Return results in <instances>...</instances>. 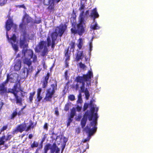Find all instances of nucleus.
<instances>
[{
  "label": "nucleus",
  "mask_w": 153,
  "mask_h": 153,
  "mask_svg": "<svg viewBox=\"0 0 153 153\" xmlns=\"http://www.w3.org/2000/svg\"><path fill=\"white\" fill-rule=\"evenodd\" d=\"M31 21V17L27 14L24 17L22 23L20 25L22 35L20 38L19 44L23 50L22 54H19L17 57H21L22 59L25 68L22 74L24 77H27L28 74L33 71V67L31 65L32 62L35 63L37 62V56L34 54L33 51L30 49H27L28 39L32 40L34 37L33 34H27L26 31L27 25Z\"/></svg>",
  "instance_id": "f257e3e1"
},
{
  "label": "nucleus",
  "mask_w": 153,
  "mask_h": 153,
  "mask_svg": "<svg viewBox=\"0 0 153 153\" xmlns=\"http://www.w3.org/2000/svg\"><path fill=\"white\" fill-rule=\"evenodd\" d=\"M66 29V26L63 25L57 27L55 32L52 33L51 36H48L47 38L48 43L45 41L40 42L36 48V51L41 52L42 56L46 55L48 52V47L51 45L52 48H53L57 36H62Z\"/></svg>",
  "instance_id": "f03ea898"
},
{
  "label": "nucleus",
  "mask_w": 153,
  "mask_h": 153,
  "mask_svg": "<svg viewBox=\"0 0 153 153\" xmlns=\"http://www.w3.org/2000/svg\"><path fill=\"white\" fill-rule=\"evenodd\" d=\"M93 77L92 72L90 71L86 75H84L83 76H78L76 80L77 83L76 85V89L77 90L80 88V91L84 92L86 99L88 100L89 96V92L87 90L88 87L91 85V78Z\"/></svg>",
  "instance_id": "7ed1b4c3"
},
{
  "label": "nucleus",
  "mask_w": 153,
  "mask_h": 153,
  "mask_svg": "<svg viewBox=\"0 0 153 153\" xmlns=\"http://www.w3.org/2000/svg\"><path fill=\"white\" fill-rule=\"evenodd\" d=\"M85 5L84 3L82 2H81L80 7L79 9L80 13L79 18V23L77 25V31L74 30L73 28L71 29L72 33H75L77 32L80 35H82V33L84 32L85 28V24L86 22V20L89 16L88 10H87L85 13H84V10L85 8Z\"/></svg>",
  "instance_id": "20e7f679"
},
{
  "label": "nucleus",
  "mask_w": 153,
  "mask_h": 153,
  "mask_svg": "<svg viewBox=\"0 0 153 153\" xmlns=\"http://www.w3.org/2000/svg\"><path fill=\"white\" fill-rule=\"evenodd\" d=\"M90 105L91 107V111L85 113L81 122V125L82 128L85 126L87 118H88L89 120L91 121L92 120L93 117H94V120L91 122L90 124L88 125L87 126H89V125H90V126H91V124L93 123L94 121H95L96 123L95 126L97 127V121L98 117L97 112L98 110V108H97L96 105H95L92 103V101H90Z\"/></svg>",
  "instance_id": "39448f33"
},
{
  "label": "nucleus",
  "mask_w": 153,
  "mask_h": 153,
  "mask_svg": "<svg viewBox=\"0 0 153 153\" xmlns=\"http://www.w3.org/2000/svg\"><path fill=\"white\" fill-rule=\"evenodd\" d=\"M20 89L19 88H18L17 86L15 85L14 86V88L13 89H9L7 90L3 84L0 85V91L1 93L5 92H10L13 94L16 101V103L19 104H20L21 102L22 99L21 98L19 97L17 95V93L19 91Z\"/></svg>",
  "instance_id": "423d86ee"
},
{
  "label": "nucleus",
  "mask_w": 153,
  "mask_h": 153,
  "mask_svg": "<svg viewBox=\"0 0 153 153\" xmlns=\"http://www.w3.org/2000/svg\"><path fill=\"white\" fill-rule=\"evenodd\" d=\"M57 83L55 81L54 83L52 84L50 87L46 90V96L44 99V101H51L53 96L57 90Z\"/></svg>",
  "instance_id": "0eeeda50"
},
{
  "label": "nucleus",
  "mask_w": 153,
  "mask_h": 153,
  "mask_svg": "<svg viewBox=\"0 0 153 153\" xmlns=\"http://www.w3.org/2000/svg\"><path fill=\"white\" fill-rule=\"evenodd\" d=\"M95 121H94L91 124V126H90V125L88 126L84 129V130L88 133V137L83 141V142L85 143L89 141L91 136L93 135L96 132L97 128L95 126Z\"/></svg>",
  "instance_id": "6e6552de"
},
{
  "label": "nucleus",
  "mask_w": 153,
  "mask_h": 153,
  "mask_svg": "<svg viewBox=\"0 0 153 153\" xmlns=\"http://www.w3.org/2000/svg\"><path fill=\"white\" fill-rule=\"evenodd\" d=\"M6 36L9 42L10 43L15 52H17L18 50V42L16 41V37L14 34L9 38L7 32L6 33Z\"/></svg>",
  "instance_id": "1a4fd4ad"
},
{
  "label": "nucleus",
  "mask_w": 153,
  "mask_h": 153,
  "mask_svg": "<svg viewBox=\"0 0 153 153\" xmlns=\"http://www.w3.org/2000/svg\"><path fill=\"white\" fill-rule=\"evenodd\" d=\"M49 149L51 150V153H60V149L55 144L52 145L50 144L46 145L44 148V153H47Z\"/></svg>",
  "instance_id": "9d476101"
},
{
  "label": "nucleus",
  "mask_w": 153,
  "mask_h": 153,
  "mask_svg": "<svg viewBox=\"0 0 153 153\" xmlns=\"http://www.w3.org/2000/svg\"><path fill=\"white\" fill-rule=\"evenodd\" d=\"M12 27L14 29V31H15L17 26L16 25L13 23V21L11 19H9L7 20L6 24L5 27L7 31L10 30Z\"/></svg>",
  "instance_id": "9b49d317"
},
{
  "label": "nucleus",
  "mask_w": 153,
  "mask_h": 153,
  "mask_svg": "<svg viewBox=\"0 0 153 153\" xmlns=\"http://www.w3.org/2000/svg\"><path fill=\"white\" fill-rule=\"evenodd\" d=\"M18 78V75L16 73H12L10 75L7 76V80L11 82H14L17 80Z\"/></svg>",
  "instance_id": "f8f14e48"
},
{
  "label": "nucleus",
  "mask_w": 153,
  "mask_h": 153,
  "mask_svg": "<svg viewBox=\"0 0 153 153\" xmlns=\"http://www.w3.org/2000/svg\"><path fill=\"white\" fill-rule=\"evenodd\" d=\"M76 109L73 108L71 110L70 116L68 117L67 126H68L70 125V123L72 122L74 116L75 115Z\"/></svg>",
  "instance_id": "ddd939ff"
},
{
  "label": "nucleus",
  "mask_w": 153,
  "mask_h": 153,
  "mask_svg": "<svg viewBox=\"0 0 153 153\" xmlns=\"http://www.w3.org/2000/svg\"><path fill=\"white\" fill-rule=\"evenodd\" d=\"M26 126L25 124H22L18 126L17 128L15 129L13 131V133L14 134L18 132H22L23 131L25 130Z\"/></svg>",
  "instance_id": "4468645a"
},
{
  "label": "nucleus",
  "mask_w": 153,
  "mask_h": 153,
  "mask_svg": "<svg viewBox=\"0 0 153 153\" xmlns=\"http://www.w3.org/2000/svg\"><path fill=\"white\" fill-rule=\"evenodd\" d=\"M60 0H44V4L45 5H49V8H52L53 6L54 2H58Z\"/></svg>",
  "instance_id": "2eb2a0df"
},
{
  "label": "nucleus",
  "mask_w": 153,
  "mask_h": 153,
  "mask_svg": "<svg viewBox=\"0 0 153 153\" xmlns=\"http://www.w3.org/2000/svg\"><path fill=\"white\" fill-rule=\"evenodd\" d=\"M21 67V62L19 59L15 60L14 63V69L16 71L19 70Z\"/></svg>",
  "instance_id": "dca6fc26"
},
{
  "label": "nucleus",
  "mask_w": 153,
  "mask_h": 153,
  "mask_svg": "<svg viewBox=\"0 0 153 153\" xmlns=\"http://www.w3.org/2000/svg\"><path fill=\"white\" fill-rule=\"evenodd\" d=\"M11 138V135L10 134H8L7 137L5 136H2L0 139V145H4V142L7 140L10 139Z\"/></svg>",
  "instance_id": "f3484780"
},
{
  "label": "nucleus",
  "mask_w": 153,
  "mask_h": 153,
  "mask_svg": "<svg viewBox=\"0 0 153 153\" xmlns=\"http://www.w3.org/2000/svg\"><path fill=\"white\" fill-rule=\"evenodd\" d=\"M91 16L94 18V21L96 18L99 17V15L97 12L96 8L92 10L91 13Z\"/></svg>",
  "instance_id": "a211bd4d"
},
{
  "label": "nucleus",
  "mask_w": 153,
  "mask_h": 153,
  "mask_svg": "<svg viewBox=\"0 0 153 153\" xmlns=\"http://www.w3.org/2000/svg\"><path fill=\"white\" fill-rule=\"evenodd\" d=\"M42 91V89L41 88H39L37 89L36 100H37L38 102H39L42 99V97L41 96Z\"/></svg>",
  "instance_id": "6ab92c4d"
},
{
  "label": "nucleus",
  "mask_w": 153,
  "mask_h": 153,
  "mask_svg": "<svg viewBox=\"0 0 153 153\" xmlns=\"http://www.w3.org/2000/svg\"><path fill=\"white\" fill-rule=\"evenodd\" d=\"M83 44V39L81 38H79L78 40L77 45L78 48L81 49L82 48Z\"/></svg>",
  "instance_id": "aec40b11"
},
{
  "label": "nucleus",
  "mask_w": 153,
  "mask_h": 153,
  "mask_svg": "<svg viewBox=\"0 0 153 153\" xmlns=\"http://www.w3.org/2000/svg\"><path fill=\"white\" fill-rule=\"evenodd\" d=\"M94 23H92L91 26V28L93 30H98L100 27L99 26L97 22L94 20Z\"/></svg>",
  "instance_id": "412c9836"
},
{
  "label": "nucleus",
  "mask_w": 153,
  "mask_h": 153,
  "mask_svg": "<svg viewBox=\"0 0 153 153\" xmlns=\"http://www.w3.org/2000/svg\"><path fill=\"white\" fill-rule=\"evenodd\" d=\"M84 56V55L82 53V52H78L77 53V56L76 57V59L77 61H79L80 59L83 58Z\"/></svg>",
  "instance_id": "4be33fe9"
},
{
  "label": "nucleus",
  "mask_w": 153,
  "mask_h": 153,
  "mask_svg": "<svg viewBox=\"0 0 153 153\" xmlns=\"http://www.w3.org/2000/svg\"><path fill=\"white\" fill-rule=\"evenodd\" d=\"M18 110L17 109H16L15 111H14L12 113L11 116V119H13L14 118V117L17 115L18 113Z\"/></svg>",
  "instance_id": "5701e85b"
},
{
  "label": "nucleus",
  "mask_w": 153,
  "mask_h": 153,
  "mask_svg": "<svg viewBox=\"0 0 153 153\" xmlns=\"http://www.w3.org/2000/svg\"><path fill=\"white\" fill-rule=\"evenodd\" d=\"M71 103H68L66 104L65 107V110L66 111H67L69 110V108L71 107Z\"/></svg>",
  "instance_id": "b1692460"
},
{
  "label": "nucleus",
  "mask_w": 153,
  "mask_h": 153,
  "mask_svg": "<svg viewBox=\"0 0 153 153\" xmlns=\"http://www.w3.org/2000/svg\"><path fill=\"white\" fill-rule=\"evenodd\" d=\"M70 52L68 51V50H67L65 54V56L66 57L65 59L66 60H68L69 59Z\"/></svg>",
  "instance_id": "393cba45"
},
{
  "label": "nucleus",
  "mask_w": 153,
  "mask_h": 153,
  "mask_svg": "<svg viewBox=\"0 0 153 153\" xmlns=\"http://www.w3.org/2000/svg\"><path fill=\"white\" fill-rule=\"evenodd\" d=\"M38 146V143L37 142L35 141H34L33 143L31 145V147L32 148H33L34 147H36Z\"/></svg>",
  "instance_id": "a878e982"
},
{
  "label": "nucleus",
  "mask_w": 153,
  "mask_h": 153,
  "mask_svg": "<svg viewBox=\"0 0 153 153\" xmlns=\"http://www.w3.org/2000/svg\"><path fill=\"white\" fill-rule=\"evenodd\" d=\"M82 96L81 94L80 93L78 95V100L77 101L78 103H81L82 102V100L81 98Z\"/></svg>",
  "instance_id": "bb28decb"
},
{
  "label": "nucleus",
  "mask_w": 153,
  "mask_h": 153,
  "mask_svg": "<svg viewBox=\"0 0 153 153\" xmlns=\"http://www.w3.org/2000/svg\"><path fill=\"white\" fill-rule=\"evenodd\" d=\"M35 94V92H33L31 93L30 94V95L29 97V99L30 101V102H32V101L33 100V97L34 96Z\"/></svg>",
  "instance_id": "cd10ccee"
},
{
  "label": "nucleus",
  "mask_w": 153,
  "mask_h": 153,
  "mask_svg": "<svg viewBox=\"0 0 153 153\" xmlns=\"http://www.w3.org/2000/svg\"><path fill=\"white\" fill-rule=\"evenodd\" d=\"M7 2V0H0V6H2L5 4Z\"/></svg>",
  "instance_id": "c85d7f7f"
},
{
  "label": "nucleus",
  "mask_w": 153,
  "mask_h": 153,
  "mask_svg": "<svg viewBox=\"0 0 153 153\" xmlns=\"http://www.w3.org/2000/svg\"><path fill=\"white\" fill-rule=\"evenodd\" d=\"M68 98L71 101H73L75 100V97L73 95H71L68 97Z\"/></svg>",
  "instance_id": "c756f323"
},
{
  "label": "nucleus",
  "mask_w": 153,
  "mask_h": 153,
  "mask_svg": "<svg viewBox=\"0 0 153 153\" xmlns=\"http://www.w3.org/2000/svg\"><path fill=\"white\" fill-rule=\"evenodd\" d=\"M47 83H48L47 81H45V80L43 82V86H42V87L43 88H45L46 87L47 85Z\"/></svg>",
  "instance_id": "7c9ffc66"
},
{
  "label": "nucleus",
  "mask_w": 153,
  "mask_h": 153,
  "mask_svg": "<svg viewBox=\"0 0 153 153\" xmlns=\"http://www.w3.org/2000/svg\"><path fill=\"white\" fill-rule=\"evenodd\" d=\"M79 66L80 68H82V69H84L86 67L85 65L82 63H80L79 64Z\"/></svg>",
  "instance_id": "2f4dec72"
},
{
  "label": "nucleus",
  "mask_w": 153,
  "mask_h": 153,
  "mask_svg": "<svg viewBox=\"0 0 153 153\" xmlns=\"http://www.w3.org/2000/svg\"><path fill=\"white\" fill-rule=\"evenodd\" d=\"M89 50L91 52L92 50V42H91L90 43L89 45Z\"/></svg>",
  "instance_id": "473e14b6"
},
{
  "label": "nucleus",
  "mask_w": 153,
  "mask_h": 153,
  "mask_svg": "<svg viewBox=\"0 0 153 153\" xmlns=\"http://www.w3.org/2000/svg\"><path fill=\"white\" fill-rule=\"evenodd\" d=\"M88 103H85L84 106V111L85 110L88 108Z\"/></svg>",
  "instance_id": "72a5a7b5"
},
{
  "label": "nucleus",
  "mask_w": 153,
  "mask_h": 153,
  "mask_svg": "<svg viewBox=\"0 0 153 153\" xmlns=\"http://www.w3.org/2000/svg\"><path fill=\"white\" fill-rule=\"evenodd\" d=\"M49 74L48 73V74L47 76H46L45 77V81H48L49 79Z\"/></svg>",
  "instance_id": "f704fd0d"
},
{
  "label": "nucleus",
  "mask_w": 153,
  "mask_h": 153,
  "mask_svg": "<svg viewBox=\"0 0 153 153\" xmlns=\"http://www.w3.org/2000/svg\"><path fill=\"white\" fill-rule=\"evenodd\" d=\"M76 109L77 111H79L81 109V107L80 106H79V105H78L76 108Z\"/></svg>",
  "instance_id": "c9c22d12"
},
{
  "label": "nucleus",
  "mask_w": 153,
  "mask_h": 153,
  "mask_svg": "<svg viewBox=\"0 0 153 153\" xmlns=\"http://www.w3.org/2000/svg\"><path fill=\"white\" fill-rule=\"evenodd\" d=\"M74 45L73 44V45L71 46V48L70 49L71 51L73 52L74 50Z\"/></svg>",
  "instance_id": "e433bc0d"
},
{
  "label": "nucleus",
  "mask_w": 153,
  "mask_h": 153,
  "mask_svg": "<svg viewBox=\"0 0 153 153\" xmlns=\"http://www.w3.org/2000/svg\"><path fill=\"white\" fill-rule=\"evenodd\" d=\"M76 132L77 134H79L80 132V129L79 128H77L76 130Z\"/></svg>",
  "instance_id": "4c0bfd02"
},
{
  "label": "nucleus",
  "mask_w": 153,
  "mask_h": 153,
  "mask_svg": "<svg viewBox=\"0 0 153 153\" xmlns=\"http://www.w3.org/2000/svg\"><path fill=\"white\" fill-rule=\"evenodd\" d=\"M44 128L45 129L47 130L48 129V124L47 123H45L44 126Z\"/></svg>",
  "instance_id": "58836bf2"
},
{
  "label": "nucleus",
  "mask_w": 153,
  "mask_h": 153,
  "mask_svg": "<svg viewBox=\"0 0 153 153\" xmlns=\"http://www.w3.org/2000/svg\"><path fill=\"white\" fill-rule=\"evenodd\" d=\"M18 111V113L17 114H18V115L19 116H20V115L22 114V109H21V111Z\"/></svg>",
  "instance_id": "ea45409f"
},
{
  "label": "nucleus",
  "mask_w": 153,
  "mask_h": 153,
  "mask_svg": "<svg viewBox=\"0 0 153 153\" xmlns=\"http://www.w3.org/2000/svg\"><path fill=\"white\" fill-rule=\"evenodd\" d=\"M7 128V126H5L3 127L2 129L1 130V131L6 130Z\"/></svg>",
  "instance_id": "a19ab883"
},
{
  "label": "nucleus",
  "mask_w": 153,
  "mask_h": 153,
  "mask_svg": "<svg viewBox=\"0 0 153 153\" xmlns=\"http://www.w3.org/2000/svg\"><path fill=\"white\" fill-rule=\"evenodd\" d=\"M55 114L57 116H58L59 114V113L58 111L57 110H56L55 111Z\"/></svg>",
  "instance_id": "79ce46f5"
},
{
  "label": "nucleus",
  "mask_w": 153,
  "mask_h": 153,
  "mask_svg": "<svg viewBox=\"0 0 153 153\" xmlns=\"http://www.w3.org/2000/svg\"><path fill=\"white\" fill-rule=\"evenodd\" d=\"M41 22V20H39L38 21L36 20L35 22V23L39 24V23Z\"/></svg>",
  "instance_id": "37998d69"
},
{
  "label": "nucleus",
  "mask_w": 153,
  "mask_h": 153,
  "mask_svg": "<svg viewBox=\"0 0 153 153\" xmlns=\"http://www.w3.org/2000/svg\"><path fill=\"white\" fill-rule=\"evenodd\" d=\"M30 127H31L30 126H29L26 129V131H28V130H29L30 128Z\"/></svg>",
  "instance_id": "c03bdc74"
},
{
  "label": "nucleus",
  "mask_w": 153,
  "mask_h": 153,
  "mask_svg": "<svg viewBox=\"0 0 153 153\" xmlns=\"http://www.w3.org/2000/svg\"><path fill=\"white\" fill-rule=\"evenodd\" d=\"M33 137V135L31 134H30L29 135V137L30 139H31Z\"/></svg>",
  "instance_id": "a18cd8bd"
},
{
  "label": "nucleus",
  "mask_w": 153,
  "mask_h": 153,
  "mask_svg": "<svg viewBox=\"0 0 153 153\" xmlns=\"http://www.w3.org/2000/svg\"><path fill=\"white\" fill-rule=\"evenodd\" d=\"M7 146H4V148L3 149H2L4 150V149H6V148H7Z\"/></svg>",
  "instance_id": "49530a36"
},
{
  "label": "nucleus",
  "mask_w": 153,
  "mask_h": 153,
  "mask_svg": "<svg viewBox=\"0 0 153 153\" xmlns=\"http://www.w3.org/2000/svg\"><path fill=\"white\" fill-rule=\"evenodd\" d=\"M19 7H22V8H24L25 7V6L24 5H20L19 6Z\"/></svg>",
  "instance_id": "de8ad7c7"
},
{
  "label": "nucleus",
  "mask_w": 153,
  "mask_h": 153,
  "mask_svg": "<svg viewBox=\"0 0 153 153\" xmlns=\"http://www.w3.org/2000/svg\"><path fill=\"white\" fill-rule=\"evenodd\" d=\"M44 66V68H45V66H44H44Z\"/></svg>",
  "instance_id": "09e8293b"
},
{
  "label": "nucleus",
  "mask_w": 153,
  "mask_h": 153,
  "mask_svg": "<svg viewBox=\"0 0 153 153\" xmlns=\"http://www.w3.org/2000/svg\"><path fill=\"white\" fill-rule=\"evenodd\" d=\"M44 66V68H45V66H44H44Z\"/></svg>",
  "instance_id": "8fccbe9b"
},
{
  "label": "nucleus",
  "mask_w": 153,
  "mask_h": 153,
  "mask_svg": "<svg viewBox=\"0 0 153 153\" xmlns=\"http://www.w3.org/2000/svg\"><path fill=\"white\" fill-rule=\"evenodd\" d=\"M66 73H67V72H66L65 73V75H66Z\"/></svg>",
  "instance_id": "3c124183"
},
{
  "label": "nucleus",
  "mask_w": 153,
  "mask_h": 153,
  "mask_svg": "<svg viewBox=\"0 0 153 153\" xmlns=\"http://www.w3.org/2000/svg\"><path fill=\"white\" fill-rule=\"evenodd\" d=\"M64 147H65V146L64 147V148H63V149H64Z\"/></svg>",
  "instance_id": "603ef678"
}]
</instances>
